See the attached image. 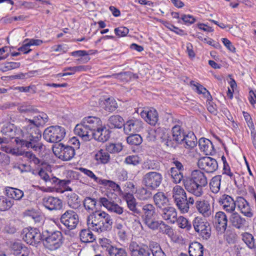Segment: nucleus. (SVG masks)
Listing matches in <instances>:
<instances>
[{"label":"nucleus","instance_id":"nucleus-62","mask_svg":"<svg viewBox=\"0 0 256 256\" xmlns=\"http://www.w3.org/2000/svg\"><path fill=\"white\" fill-rule=\"evenodd\" d=\"M144 222L152 230H158L160 226V221H154L152 218L144 221Z\"/></svg>","mask_w":256,"mask_h":256},{"label":"nucleus","instance_id":"nucleus-6","mask_svg":"<svg viewBox=\"0 0 256 256\" xmlns=\"http://www.w3.org/2000/svg\"><path fill=\"white\" fill-rule=\"evenodd\" d=\"M66 135L64 128L59 126H50L44 132V138L49 142L58 143L64 139Z\"/></svg>","mask_w":256,"mask_h":256},{"label":"nucleus","instance_id":"nucleus-27","mask_svg":"<svg viewBox=\"0 0 256 256\" xmlns=\"http://www.w3.org/2000/svg\"><path fill=\"white\" fill-rule=\"evenodd\" d=\"M153 199L155 205L160 210L170 204L168 198L162 192L156 193L153 196Z\"/></svg>","mask_w":256,"mask_h":256},{"label":"nucleus","instance_id":"nucleus-44","mask_svg":"<svg viewBox=\"0 0 256 256\" xmlns=\"http://www.w3.org/2000/svg\"><path fill=\"white\" fill-rule=\"evenodd\" d=\"M186 146V148H193L196 146L197 144V139L193 132H188L184 140Z\"/></svg>","mask_w":256,"mask_h":256},{"label":"nucleus","instance_id":"nucleus-12","mask_svg":"<svg viewBox=\"0 0 256 256\" xmlns=\"http://www.w3.org/2000/svg\"><path fill=\"white\" fill-rule=\"evenodd\" d=\"M131 256H150L151 248L146 244H139L136 242H131L129 246Z\"/></svg>","mask_w":256,"mask_h":256},{"label":"nucleus","instance_id":"nucleus-14","mask_svg":"<svg viewBox=\"0 0 256 256\" xmlns=\"http://www.w3.org/2000/svg\"><path fill=\"white\" fill-rule=\"evenodd\" d=\"M142 128V122L138 120H129L124 124V132L126 134H133L138 132Z\"/></svg>","mask_w":256,"mask_h":256},{"label":"nucleus","instance_id":"nucleus-53","mask_svg":"<svg viewBox=\"0 0 256 256\" xmlns=\"http://www.w3.org/2000/svg\"><path fill=\"white\" fill-rule=\"evenodd\" d=\"M178 224L182 228H186V230H190L192 228L190 222L184 216H180L178 218V220L176 221Z\"/></svg>","mask_w":256,"mask_h":256},{"label":"nucleus","instance_id":"nucleus-32","mask_svg":"<svg viewBox=\"0 0 256 256\" xmlns=\"http://www.w3.org/2000/svg\"><path fill=\"white\" fill-rule=\"evenodd\" d=\"M204 246L197 242L191 243L189 246L188 253L190 256H203Z\"/></svg>","mask_w":256,"mask_h":256},{"label":"nucleus","instance_id":"nucleus-5","mask_svg":"<svg viewBox=\"0 0 256 256\" xmlns=\"http://www.w3.org/2000/svg\"><path fill=\"white\" fill-rule=\"evenodd\" d=\"M172 192L174 202L178 209L182 213L188 212L190 206L194 202L193 197L188 198L185 190L179 186H175Z\"/></svg>","mask_w":256,"mask_h":256},{"label":"nucleus","instance_id":"nucleus-31","mask_svg":"<svg viewBox=\"0 0 256 256\" xmlns=\"http://www.w3.org/2000/svg\"><path fill=\"white\" fill-rule=\"evenodd\" d=\"M110 128H121L124 126V120L119 115H112L110 116L107 124Z\"/></svg>","mask_w":256,"mask_h":256},{"label":"nucleus","instance_id":"nucleus-61","mask_svg":"<svg viewBox=\"0 0 256 256\" xmlns=\"http://www.w3.org/2000/svg\"><path fill=\"white\" fill-rule=\"evenodd\" d=\"M180 18L186 24H192L196 22L195 18L190 14H182Z\"/></svg>","mask_w":256,"mask_h":256},{"label":"nucleus","instance_id":"nucleus-64","mask_svg":"<svg viewBox=\"0 0 256 256\" xmlns=\"http://www.w3.org/2000/svg\"><path fill=\"white\" fill-rule=\"evenodd\" d=\"M194 86L196 87L197 92L198 94H206L212 98L210 92L202 85L197 83L196 84H194Z\"/></svg>","mask_w":256,"mask_h":256},{"label":"nucleus","instance_id":"nucleus-10","mask_svg":"<svg viewBox=\"0 0 256 256\" xmlns=\"http://www.w3.org/2000/svg\"><path fill=\"white\" fill-rule=\"evenodd\" d=\"M162 180V176L160 173L152 172L144 176L142 183L148 188L154 190L159 187Z\"/></svg>","mask_w":256,"mask_h":256},{"label":"nucleus","instance_id":"nucleus-43","mask_svg":"<svg viewBox=\"0 0 256 256\" xmlns=\"http://www.w3.org/2000/svg\"><path fill=\"white\" fill-rule=\"evenodd\" d=\"M242 239L250 248L256 251V244H254V238L252 234L248 232L244 233L242 234Z\"/></svg>","mask_w":256,"mask_h":256},{"label":"nucleus","instance_id":"nucleus-47","mask_svg":"<svg viewBox=\"0 0 256 256\" xmlns=\"http://www.w3.org/2000/svg\"><path fill=\"white\" fill-rule=\"evenodd\" d=\"M96 198L88 196L84 198L83 204L86 210L92 211L96 208Z\"/></svg>","mask_w":256,"mask_h":256},{"label":"nucleus","instance_id":"nucleus-35","mask_svg":"<svg viewBox=\"0 0 256 256\" xmlns=\"http://www.w3.org/2000/svg\"><path fill=\"white\" fill-rule=\"evenodd\" d=\"M67 204L72 209H77L80 206V201L79 196L74 192H70L67 195Z\"/></svg>","mask_w":256,"mask_h":256},{"label":"nucleus","instance_id":"nucleus-55","mask_svg":"<svg viewBox=\"0 0 256 256\" xmlns=\"http://www.w3.org/2000/svg\"><path fill=\"white\" fill-rule=\"evenodd\" d=\"M100 184H102L105 186H108L112 188L114 191L116 192H120L122 191L118 184L110 180H102L100 181Z\"/></svg>","mask_w":256,"mask_h":256},{"label":"nucleus","instance_id":"nucleus-48","mask_svg":"<svg viewBox=\"0 0 256 256\" xmlns=\"http://www.w3.org/2000/svg\"><path fill=\"white\" fill-rule=\"evenodd\" d=\"M133 76L134 78H138V76L134 74H133L132 72H121L118 74H114L111 76L107 75L104 76L106 78H115L120 79V80H124L126 79V78H131Z\"/></svg>","mask_w":256,"mask_h":256},{"label":"nucleus","instance_id":"nucleus-18","mask_svg":"<svg viewBox=\"0 0 256 256\" xmlns=\"http://www.w3.org/2000/svg\"><path fill=\"white\" fill-rule=\"evenodd\" d=\"M198 146L202 152L206 156H214L216 150L214 148L212 142L208 139L202 138L198 140Z\"/></svg>","mask_w":256,"mask_h":256},{"label":"nucleus","instance_id":"nucleus-60","mask_svg":"<svg viewBox=\"0 0 256 256\" xmlns=\"http://www.w3.org/2000/svg\"><path fill=\"white\" fill-rule=\"evenodd\" d=\"M128 29L126 27H119L114 29L116 34L119 37L124 36L128 33Z\"/></svg>","mask_w":256,"mask_h":256},{"label":"nucleus","instance_id":"nucleus-7","mask_svg":"<svg viewBox=\"0 0 256 256\" xmlns=\"http://www.w3.org/2000/svg\"><path fill=\"white\" fill-rule=\"evenodd\" d=\"M192 225L198 235L204 240H208L210 237L211 226L208 222L198 216L193 220Z\"/></svg>","mask_w":256,"mask_h":256},{"label":"nucleus","instance_id":"nucleus-63","mask_svg":"<svg viewBox=\"0 0 256 256\" xmlns=\"http://www.w3.org/2000/svg\"><path fill=\"white\" fill-rule=\"evenodd\" d=\"M90 69V68L88 66H78L73 67H68L64 69V70H72L74 72H82V71H86Z\"/></svg>","mask_w":256,"mask_h":256},{"label":"nucleus","instance_id":"nucleus-1","mask_svg":"<svg viewBox=\"0 0 256 256\" xmlns=\"http://www.w3.org/2000/svg\"><path fill=\"white\" fill-rule=\"evenodd\" d=\"M23 240L27 243L36 246L42 240L44 246L50 250H54L63 243L62 233L58 230H46L42 234L39 230L31 227L22 230Z\"/></svg>","mask_w":256,"mask_h":256},{"label":"nucleus","instance_id":"nucleus-26","mask_svg":"<svg viewBox=\"0 0 256 256\" xmlns=\"http://www.w3.org/2000/svg\"><path fill=\"white\" fill-rule=\"evenodd\" d=\"M142 216V220L146 221L152 218L156 214V208L152 204H146L141 206Z\"/></svg>","mask_w":256,"mask_h":256},{"label":"nucleus","instance_id":"nucleus-56","mask_svg":"<svg viewBox=\"0 0 256 256\" xmlns=\"http://www.w3.org/2000/svg\"><path fill=\"white\" fill-rule=\"evenodd\" d=\"M174 141L168 134L164 133L160 137L162 144L168 147H172L174 146Z\"/></svg>","mask_w":256,"mask_h":256},{"label":"nucleus","instance_id":"nucleus-19","mask_svg":"<svg viewBox=\"0 0 256 256\" xmlns=\"http://www.w3.org/2000/svg\"><path fill=\"white\" fill-rule=\"evenodd\" d=\"M216 228L220 233H224L227 228L228 218L226 214L223 212H216L214 216Z\"/></svg>","mask_w":256,"mask_h":256},{"label":"nucleus","instance_id":"nucleus-49","mask_svg":"<svg viewBox=\"0 0 256 256\" xmlns=\"http://www.w3.org/2000/svg\"><path fill=\"white\" fill-rule=\"evenodd\" d=\"M10 152L13 154L23 156L24 158H27L30 160H40L36 157V154L30 151L20 152H19L18 150L16 152V150L13 149L10 150Z\"/></svg>","mask_w":256,"mask_h":256},{"label":"nucleus","instance_id":"nucleus-33","mask_svg":"<svg viewBox=\"0 0 256 256\" xmlns=\"http://www.w3.org/2000/svg\"><path fill=\"white\" fill-rule=\"evenodd\" d=\"M101 106L103 109L108 112H113L118 107V104L114 98H108L102 101Z\"/></svg>","mask_w":256,"mask_h":256},{"label":"nucleus","instance_id":"nucleus-17","mask_svg":"<svg viewBox=\"0 0 256 256\" xmlns=\"http://www.w3.org/2000/svg\"><path fill=\"white\" fill-rule=\"evenodd\" d=\"M44 206L50 210H59L62 207V200L56 197L48 196L42 199Z\"/></svg>","mask_w":256,"mask_h":256},{"label":"nucleus","instance_id":"nucleus-42","mask_svg":"<svg viewBox=\"0 0 256 256\" xmlns=\"http://www.w3.org/2000/svg\"><path fill=\"white\" fill-rule=\"evenodd\" d=\"M80 237L83 242H92L96 238L92 232L89 229H83L80 233Z\"/></svg>","mask_w":256,"mask_h":256},{"label":"nucleus","instance_id":"nucleus-24","mask_svg":"<svg viewBox=\"0 0 256 256\" xmlns=\"http://www.w3.org/2000/svg\"><path fill=\"white\" fill-rule=\"evenodd\" d=\"M125 199L127 203L128 207L132 211L134 216L142 214L140 206L138 205L136 198L132 194H127L125 196Z\"/></svg>","mask_w":256,"mask_h":256},{"label":"nucleus","instance_id":"nucleus-51","mask_svg":"<svg viewBox=\"0 0 256 256\" xmlns=\"http://www.w3.org/2000/svg\"><path fill=\"white\" fill-rule=\"evenodd\" d=\"M158 230L160 232L165 234L170 237L174 235L172 228L168 225L166 224L163 221H160V226Z\"/></svg>","mask_w":256,"mask_h":256},{"label":"nucleus","instance_id":"nucleus-15","mask_svg":"<svg viewBox=\"0 0 256 256\" xmlns=\"http://www.w3.org/2000/svg\"><path fill=\"white\" fill-rule=\"evenodd\" d=\"M74 132L75 134H77L84 141H89L93 138V133L88 130L86 126L81 121V122L77 124L75 126Z\"/></svg>","mask_w":256,"mask_h":256},{"label":"nucleus","instance_id":"nucleus-28","mask_svg":"<svg viewBox=\"0 0 256 256\" xmlns=\"http://www.w3.org/2000/svg\"><path fill=\"white\" fill-rule=\"evenodd\" d=\"M197 165L207 173H212L218 168L217 161H198Z\"/></svg>","mask_w":256,"mask_h":256},{"label":"nucleus","instance_id":"nucleus-38","mask_svg":"<svg viewBox=\"0 0 256 256\" xmlns=\"http://www.w3.org/2000/svg\"><path fill=\"white\" fill-rule=\"evenodd\" d=\"M106 251L110 256H128L125 249L112 245L106 246Z\"/></svg>","mask_w":256,"mask_h":256},{"label":"nucleus","instance_id":"nucleus-46","mask_svg":"<svg viewBox=\"0 0 256 256\" xmlns=\"http://www.w3.org/2000/svg\"><path fill=\"white\" fill-rule=\"evenodd\" d=\"M151 248V254L153 256H166L164 251L162 250L160 245L156 242H152L150 244Z\"/></svg>","mask_w":256,"mask_h":256},{"label":"nucleus","instance_id":"nucleus-52","mask_svg":"<svg viewBox=\"0 0 256 256\" xmlns=\"http://www.w3.org/2000/svg\"><path fill=\"white\" fill-rule=\"evenodd\" d=\"M13 204V202L8 200L4 196H0V210H8Z\"/></svg>","mask_w":256,"mask_h":256},{"label":"nucleus","instance_id":"nucleus-8","mask_svg":"<svg viewBox=\"0 0 256 256\" xmlns=\"http://www.w3.org/2000/svg\"><path fill=\"white\" fill-rule=\"evenodd\" d=\"M55 156L62 160H70L75 155L74 148L72 146H65L60 143L56 144L52 147Z\"/></svg>","mask_w":256,"mask_h":256},{"label":"nucleus","instance_id":"nucleus-30","mask_svg":"<svg viewBox=\"0 0 256 256\" xmlns=\"http://www.w3.org/2000/svg\"><path fill=\"white\" fill-rule=\"evenodd\" d=\"M230 222L232 226L238 229L243 228L246 222L244 218L242 217L238 212H233L230 218Z\"/></svg>","mask_w":256,"mask_h":256},{"label":"nucleus","instance_id":"nucleus-45","mask_svg":"<svg viewBox=\"0 0 256 256\" xmlns=\"http://www.w3.org/2000/svg\"><path fill=\"white\" fill-rule=\"evenodd\" d=\"M136 197L141 200H146L152 196V192L146 188L139 189L136 193Z\"/></svg>","mask_w":256,"mask_h":256},{"label":"nucleus","instance_id":"nucleus-50","mask_svg":"<svg viewBox=\"0 0 256 256\" xmlns=\"http://www.w3.org/2000/svg\"><path fill=\"white\" fill-rule=\"evenodd\" d=\"M126 141L129 144L138 146L142 144V138L140 134H130V136L127 138Z\"/></svg>","mask_w":256,"mask_h":256},{"label":"nucleus","instance_id":"nucleus-37","mask_svg":"<svg viewBox=\"0 0 256 256\" xmlns=\"http://www.w3.org/2000/svg\"><path fill=\"white\" fill-rule=\"evenodd\" d=\"M18 110L21 113L32 114L38 112V110L35 106L31 105L28 102H24L20 104Z\"/></svg>","mask_w":256,"mask_h":256},{"label":"nucleus","instance_id":"nucleus-16","mask_svg":"<svg viewBox=\"0 0 256 256\" xmlns=\"http://www.w3.org/2000/svg\"><path fill=\"white\" fill-rule=\"evenodd\" d=\"M218 203L222 206L224 210L228 212H232L236 208V202L227 194L222 195L219 200Z\"/></svg>","mask_w":256,"mask_h":256},{"label":"nucleus","instance_id":"nucleus-4","mask_svg":"<svg viewBox=\"0 0 256 256\" xmlns=\"http://www.w3.org/2000/svg\"><path fill=\"white\" fill-rule=\"evenodd\" d=\"M89 228L98 232L110 230L113 224L111 216L104 211H96L90 214L86 219Z\"/></svg>","mask_w":256,"mask_h":256},{"label":"nucleus","instance_id":"nucleus-22","mask_svg":"<svg viewBox=\"0 0 256 256\" xmlns=\"http://www.w3.org/2000/svg\"><path fill=\"white\" fill-rule=\"evenodd\" d=\"M82 122L84 124L88 130L91 131V132L94 133L100 126L102 125V122L101 120L96 116L85 117L82 120Z\"/></svg>","mask_w":256,"mask_h":256},{"label":"nucleus","instance_id":"nucleus-2","mask_svg":"<svg viewBox=\"0 0 256 256\" xmlns=\"http://www.w3.org/2000/svg\"><path fill=\"white\" fill-rule=\"evenodd\" d=\"M24 128L25 130L24 134V137L25 139H20L16 138L15 139L16 144L18 145H20L22 148H32L36 152H41L44 146L39 142L42 138V133L38 128L30 123Z\"/></svg>","mask_w":256,"mask_h":256},{"label":"nucleus","instance_id":"nucleus-3","mask_svg":"<svg viewBox=\"0 0 256 256\" xmlns=\"http://www.w3.org/2000/svg\"><path fill=\"white\" fill-rule=\"evenodd\" d=\"M208 184L206 174L200 170H194L192 172L190 178L184 180V184L186 190L196 196L203 194V188Z\"/></svg>","mask_w":256,"mask_h":256},{"label":"nucleus","instance_id":"nucleus-39","mask_svg":"<svg viewBox=\"0 0 256 256\" xmlns=\"http://www.w3.org/2000/svg\"><path fill=\"white\" fill-rule=\"evenodd\" d=\"M172 134L173 140H174L178 144H180L183 142L185 136H186L179 126H175L172 128Z\"/></svg>","mask_w":256,"mask_h":256},{"label":"nucleus","instance_id":"nucleus-9","mask_svg":"<svg viewBox=\"0 0 256 256\" xmlns=\"http://www.w3.org/2000/svg\"><path fill=\"white\" fill-rule=\"evenodd\" d=\"M60 222L68 230H72L76 228L79 222V217L78 214L72 210H66L60 217Z\"/></svg>","mask_w":256,"mask_h":256},{"label":"nucleus","instance_id":"nucleus-25","mask_svg":"<svg viewBox=\"0 0 256 256\" xmlns=\"http://www.w3.org/2000/svg\"><path fill=\"white\" fill-rule=\"evenodd\" d=\"M236 204L241 212L246 216L252 218L253 214L248 202L242 197L238 196L236 200Z\"/></svg>","mask_w":256,"mask_h":256},{"label":"nucleus","instance_id":"nucleus-58","mask_svg":"<svg viewBox=\"0 0 256 256\" xmlns=\"http://www.w3.org/2000/svg\"><path fill=\"white\" fill-rule=\"evenodd\" d=\"M108 210L117 214H121L124 212V208L114 202Z\"/></svg>","mask_w":256,"mask_h":256},{"label":"nucleus","instance_id":"nucleus-40","mask_svg":"<svg viewBox=\"0 0 256 256\" xmlns=\"http://www.w3.org/2000/svg\"><path fill=\"white\" fill-rule=\"evenodd\" d=\"M6 194L8 198L16 200H20L24 196V192L22 190L11 187L6 188Z\"/></svg>","mask_w":256,"mask_h":256},{"label":"nucleus","instance_id":"nucleus-59","mask_svg":"<svg viewBox=\"0 0 256 256\" xmlns=\"http://www.w3.org/2000/svg\"><path fill=\"white\" fill-rule=\"evenodd\" d=\"M164 26L170 30L182 36L184 34H184V31L180 29L178 27L175 26L173 24H170L168 22H166Z\"/></svg>","mask_w":256,"mask_h":256},{"label":"nucleus","instance_id":"nucleus-57","mask_svg":"<svg viewBox=\"0 0 256 256\" xmlns=\"http://www.w3.org/2000/svg\"><path fill=\"white\" fill-rule=\"evenodd\" d=\"M79 170L82 172L87 175L88 176L92 178L94 182L100 184V181L102 180L96 176L95 174L92 172L83 168H80Z\"/></svg>","mask_w":256,"mask_h":256},{"label":"nucleus","instance_id":"nucleus-21","mask_svg":"<svg viewBox=\"0 0 256 256\" xmlns=\"http://www.w3.org/2000/svg\"><path fill=\"white\" fill-rule=\"evenodd\" d=\"M111 131L102 124L93 133V138L100 142H105L108 140L110 136Z\"/></svg>","mask_w":256,"mask_h":256},{"label":"nucleus","instance_id":"nucleus-13","mask_svg":"<svg viewBox=\"0 0 256 256\" xmlns=\"http://www.w3.org/2000/svg\"><path fill=\"white\" fill-rule=\"evenodd\" d=\"M162 218L170 224H174L178 220V214L176 209L170 204L160 210Z\"/></svg>","mask_w":256,"mask_h":256},{"label":"nucleus","instance_id":"nucleus-41","mask_svg":"<svg viewBox=\"0 0 256 256\" xmlns=\"http://www.w3.org/2000/svg\"><path fill=\"white\" fill-rule=\"evenodd\" d=\"M222 180V176L217 175L210 180V190L214 194H217L220 190Z\"/></svg>","mask_w":256,"mask_h":256},{"label":"nucleus","instance_id":"nucleus-11","mask_svg":"<svg viewBox=\"0 0 256 256\" xmlns=\"http://www.w3.org/2000/svg\"><path fill=\"white\" fill-rule=\"evenodd\" d=\"M122 149L120 143L108 144L106 146V150H100L94 154L95 160H109L110 156L108 152L111 154L118 153Z\"/></svg>","mask_w":256,"mask_h":256},{"label":"nucleus","instance_id":"nucleus-29","mask_svg":"<svg viewBox=\"0 0 256 256\" xmlns=\"http://www.w3.org/2000/svg\"><path fill=\"white\" fill-rule=\"evenodd\" d=\"M16 131V126L10 122L4 124L1 129V132L7 137V140L14 138Z\"/></svg>","mask_w":256,"mask_h":256},{"label":"nucleus","instance_id":"nucleus-20","mask_svg":"<svg viewBox=\"0 0 256 256\" xmlns=\"http://www.w3.org/2000/svg\"><path fill=\"white\" fill-rule=\"evenodd\" d=\"M195 206L198 211L205 218H208L212 214V210L208 200H197L195 203Z\"/></svg>","mask_w":256,"mask_h":256},{"label":"nucleus","instance_id":"nucleus-36","mask_svg":"<svg viewBox=\"0 0 256 256\" xmlns=\"http://www.w3.org/2000/svg\"><path fill=\"white\" fill-rule=\"evenodd\" d=\"M112 196H114V198L115 199L116 198L117 195L114 193H107L106 197L104 196L100 198L98 202L100 205L102 206L108 210L114 202L112 197Z\"/></svg>","mask_w":256,"mask_h":256},{"label":"nucleus","instance_id":"nucleus-23","mask_svg":"<svg viewBox=\"0 0 256 256\" xmlns=\"http://www.w3.org/2000/svg\"><path fill=\"white\" fill-rule=\"evenodd\" d=\"M140 116L148 123L152 126H154L158 120V114L154 109H145L140 112Z\"/></svg>","mask_w":256,"mask_h":256},{"label":"nucleus","instance_id":"nucleus-34","mask_svg":"<svg viewBox=\"0 0 256 256\" xmlns=\"http://www.w3.org/2000/svg\"><path fill=\"white\" fill-rule=\"evenodd\" d=\"M48 115L43 112H40L38 116H34L33 120L26 119V120H28L29 123H31L38 128L44 124L48 122Z\"/></svg>","mask_w":256,"mask_h":256},{"label":"nucleus","instance_id":"nucleus-54","mask_svg":"<svg viewBox=\"0 0 256 256\" xmlns=\"http://www.w3.org/2000/svg\"><path fill=\"white\" fill-rule=\"evenodd\" d=\"M20 62H8L2 65L0 68V70L2 72H6L13 69L18 68L20 66Z\"/></svg>","mask_w":256,"mask_h":256}]
</instances>
